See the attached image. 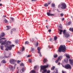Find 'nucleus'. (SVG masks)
Here are the masks:
<instances>
[{"label": "nucleus", "mask_w": 73, "mask_h": 73, "mask_svg": "<svg viewBox=\"0 0 73 73\" xmlns=\"http://www.w3.org/2000/svg\"><path fill=\"white\" fill-rule=\"evenodd\" d=\"M15 46V45L13 44L9 46H7V48H6L5 50H7V51H8V49L9 50H12V47H14Z\"/></svg>", "instance_id": "4"}, {"label": "nucleus", "mask_w": 73, "mask_h": 73, "mask_svg": "<svg viewBox=\"0 0 73 73\" xmlns=\"http://www.w3.org/2000/svg\"><path fill=\"white\" fill-rule=\"evenodd\" d=\"M47 61H48V60L46 58H44V59L43 60V62H44V63H45V62H47Z\"/></svg>", "instance_id": "14"}, {"label": "nucleus", "mask_w": 73, "mask_h": 73, "mask_svg": "<svg viewBox=\"0 0 73 73\" xmlns=\"http://www.w3.org/2000/svg\"><path fill=\"white\" fill-rule=\"evenodd\" d=\"M65 68L66 69H72V67H71V66L69 64H67L66 65L64 66Z\"/></svg>", "instance_id": "7"}, {"label": "nucleus", "mask_w": 73, "mask_h": 73, "mask_svg": "<svg viewBox=\"0 0 73 73\" xmlns=\"http://www.w3.org/2000/svg\"><path fill=\"white\" fill-rule=\"evenodd\" d=\"M64 62H68V59L67 58L66 59V60H64Z\"/></svg>", "instance_id": "26"}, {"label": "nucleus", "mask_w": 73, "mask_h": 73, "mask_svg": "<svg viewBox=\"0 0 73 73\" xmlns=\"http://www.w3.org/2000/svg\"><path fill=\"white\" fill-rule=\"evenodd\" d=\"M8 42H9V44H11V42L10 41H7Z\"/></svg>", "instance_id": "53"}, {"label": "nucleus", "mask_w": 73, "mask_h": 73, "mask_svg": "<svg viewBox=\"0 0 73 73\" xmlns=\"http://www.w3.org/2000/svg\"><path fill=\"white\" fill-rule=\"evenodd\" d=\"M31 56V55H28L27 56V58H29V57H30Z\"/></svg>", "instance_id": "44"}, {"label": "nucleus", "mask_w": 73, "mask_h": 73, "mask_svg": "<svg viewBox=\"0 0 73 73\" xmlns=\"http://www.w3.org/2000/svg\"><path fill=\"white\" fill-rule=\"evenodd\" d=\"M24 49H25V48H24V47H23V48L22 49V51H24Z\"/></svg>", "instance_id": "37"}, {"label": "nucleus", "mask_w": 73, "mask_h": 73, "mask_svg": "<svg viewBox=\"0 0 73 73\" xmlns=\"http://www.w3.org/2000/svg\"><path fill=\"white\" fill-rule=\"evenodd\" d=\"M9 26H6V27H7V29H6L7 31H8V30H9Z\"/></svg>", "instance_id": "25"}, {"label": "nucleus", "mask_w": 73, "mask_h": 73, "mask_svg": "<svg viewBox=\"0 0 73 73\" xmlns=\"http://www.w3.org/2000/svg\"><path fill=\"white\" fill-rule=\"evenodd\" d=\"M5 43H2L1 44V45H5Z\"/></svg>", "instance_id": "45"}, {"label": "nucleus", "mask_w": 73, "mask_h": 73, "mask_svg": "<svg viewBox=\"0 0 73 73\" xmlns=\"http://www.w3.org/2000/svg\"><path fill=\"white\" fill-rule=\"evenodd\" d=\"M37 66H34V69H35L36 68H37Z\"/></svg>", "instance_id": "42"}, {"label": "nucleus", "mask_w": 73, "mask_h": 73, "mask_svg": "<svg viewBox=\"0 0 73 73\" xmlns=\"http://www.w3.org/2000/svg\"><path fill=\"white\" fill-rule=\"evenodd\" d=\"M20 71L21 73H22V72H21V70H20Z\"/></svg>", "instance_id": "62"}, {"label": "nucleus", "mask_w": 73, "mask_h": 73, "mask_svg": "<svg viewBox=\"0 0 73 73\" xmlns=\"http://www.w3.org/2000/svg\"><path fill=\"white\" fill-rule=\"evenodd\" d=\"M21 62V61L18 60L17 61V63L18 64H19V62Z\"/></svg>", "instance_id": "43"}, {"label": "nucleus", "mask_w": 73, "mask_h": 73, "mask_svg": "<svg viewBox=\"0 0 73 73\" xmlns=\"http://www.w3.org/2000/svg\"><path fill=\"white\" fill-rule=\"evenodd\" d=\"M2 5H3L2 4L0 3V6H1Z\"/></svg>", "instance_id": "59"}, {"label": "nucleus", "mask_w": 73, "mask_h": 73, "mask_svg": "<svg viewBox=\"0 0 73 73\" xmlns=\"http://www.w3.org/2000/svg\"><path fill=\"white\" fill-rule=\"evenodd\" d=\"M44 5L45 7H48V5L47 3H46Z\"/></svg>", "instance_id": "31"}, {"label": "nucleus", "mask_w": 73, "mask_h": 73, "mask_svg": "<svg viewBox=\"0 0 73 73\" xmlns=\"http://www.w3.org/2000/svg\"><path fill=\"white\" fill-rule=\"evenodd\" d=\"M1 63H2L3 64L5 63V61L4 60H3L1 61Z\"/></svg>", "instance_id": "23"}, {"label": "nucleus", "mask_w": 73, "mask_h": 73, "mask_svg": "<svg viewBox=\"0 0 73 73\" xmlns=\"http://www.w3.org/2000/svg\"><path fill=\"white\" fill-rule=\"evenodd\" d=\"M55 70H56V72H58V70H57V69L56 68Z\"/></svg>", "instance_id": "55"}, {"label": "nucleus", "mask_w": 73, "mask_h": 73, "mask_svg": "<svg viewBox=\"0 0 73 73\" xmlns=\"http://www.w3.org/2000/svg\"><path fill=\"white\" fill-rule=\"evenodd\" d=\"M18 41L19 40H16L15 41V43H16V44H17V43H18Z\"/></svg>", "instance_id": "30"}, {"label": "nucleus", "mask_w": 73, "mask_h": 73, "mask_svg": "<svg viewBox=\"0 0 73 73\" xmlns=\"http://www.w3.org/2000/svg\"><path fill=\"white\" fill-rule=\"evenodd\" d=\"M4 47V46L2 45L0 46V48L1 50H4V49H3V47Z\"/></svg>", "instance_id": "22"}, {"label": "nucleus", "mask_w": 73, "mask_h": 73, "mask_svg": "<svg viewBox=\"0 0 73 73\" xmlns=\"http://www.w3.org/2000/svg\"><path fill=\"white\" fill-rule=\"evenodd\" d=\"M66 57H67V58H70V56L68 55H65Z\"/></svg>", "instance_id": "20"}, {"label": "nucleus", "mask_w": 73, "mask_h": 73, "mask_svg": "<svg viewBox=\"0 0 73 73\" xmlns=\"http://www.w3.org/2000/svg\"><path fill=\"white\" fill-rule=\"evenodd\" d=\"M48 31L49 32H51V30H50V29H49V30H48Z\"/></svg>", "instance_id": "51"}, {"label": "nucleus", "mask_w": 73, "mask_h": 73, "mask_svg": "<svg viewBox=\"0 0 73 73\" xmlns=\"http://www.w3.org/2000/svg\"><path fill=\"white\" fill-rule=\"evenodd\" d=\"M41 49V48L40 47H38L37 48V50H38V52H40V50Z\"/></svg>", "instance_id": "15"}, {"label": "nucleus", "mask_w": 73, "mask_h": 73, "mask_svg": "<svg viewBox=\"0 0 73 73\" xmlns=\"http://www.w3.org/2000/svg\"><path fill=\"white\" fill-rule=\"evenodd\" d=\"M31 73H36V71L34 70H32L31 71Z\"/></svg>", "instance_id": "21"}, {"label": "nucleus", "mask_w": 73, "mask_h": 73, "mask_svg": "<svg viewBox=\"0 0 73 73\" xmlns=\"http://www.w3.org/2000/svg\"><path fill=\"white\" fill-rule=\"evenodd\" d=\"M48 48H52V47H50V46H48Z\"/></svg>", "instance_id": "57"}, {"label": "nucleus", "mask_w": 73, "mask_h": 73, "mask_svg": "<svg viewBox=\"0 0 73 73\" xmlns=\"http://www.w3.org/2000/svg\"><path fill=\"white\" fill-rule=\"evenodd\" d=\"M29 61L30 63H32V59H30L29 60Z\"/></svg>", "instance_id": "34"}, {"label": "nucleus", "mask_w": 73, "mask_h": 73, "mask_svg": "<svg viewBox=\"0 0 73 73\" xmlns=\"http://www.w3.org/2000/svg\"><path fill=\"white\" fill-rule=\"evenodd\" d=\"M63 34L65 37L66 38H68L70 36V34L68 33H66V30H64L63 31Z\"/></svg>", "instance_id": "3"}, {"label": "nucleus", "mask_w": 73, "mask_h": 73, "mask_svg": "<svg viewBox=\"0 0 73 73\" xmlns=\"http://www.w3.org/2000/svg\"><path fill=\"white\" fill-rule=\"evenodd\" d=\"M16 61V60H15L13 59H11L10 60H9L11 64H15V66L16 65V64H15V62Z\"/></svg>", "instance_id": "6"}, {"label": "nucleus", "mask_w": 73, "mask_h": 73, "mask_svg": "<svg viewBox=\"0 0 73 73\" xmlns=\"http://www.w3.org/2000/svg\"><path fill=\"white\" fill-rule=\"evenodd\" d=\"M58 30L60 32L59 33V35H62V32H63V31L62 30H61L60 29H58Z\"/></svg>", "instance_id": "13"}, {"label": "nucleus", "mask_w": 73, "mask_h": 73, "mask_svg": "<svg viewBox=\"0 0 73 73\" xmlns=\"http://www.w3.org/2000/svg\"><path fill=\"white\" fill-rule=\"evenodd\" d=\"M4 39H5V38H2L1 39H0V43H1L3 42V40H3Z\"/></svg>", "instance_id": "16"}, {"label": "nucleus", "mask_w": 73, "mask_h": 73, "mask_svg": "<svg viewBox=\"0 0 73 73\" xmlns=\"http://www.w3.org/2000/svg\"><path fill=\"white\" fill-rule=\"evenodd\" d=\"M49 66V65L48 64L46 66H40V71H41L42 70H43V71L42 72V73H45L46 72V73H50V70H48L47 71L46 70H44L45 69H46L47 68H48Z\"/></svg>", "instance_id": "1"}, {"label": "nucleus", "mask_w": 73, "mask_h": 73, "mask_svg": "<svg viewBox=\"0 0 73 73\" xmlns=\"http://www.w3.org/2000/svg\"><path fill=\"white\" fill-rule=\"evenodd\" d=\"M5 35L4 33H2L0 35V38H1L3 37H4Z\"/></svg>", "instance_id": "10"}, {"label": "nucleus", "mask_w": 73, "mask_h": 73, "mask_svg": "<svg viewBox=\"0 0 73 73\" xmlns=\"http://www.w3.org/2000/svg\"><path fill=\"white\" fill-rule=\"evenodd\" d=\"M38 53H39L40 54V57H41L42 56V55H41V53L40 52H38Z\"/></svg>", "instance_id": "27"}, {"label": "nucleus", "mask_w": 73, "mask_h": 73, "mask_svg": "<svg viewBox=\"0 0 73 73\" xmlns=\"http://www.w3.org/2000/svg\"><path fill=\"white\" fill-rule=\"evenodd\" d=\"M66 51V46L64 45H61L59 48L58 51L59 52H65Z\"/></svg>", "instance_id": "2"}, {"label": "nucleus", "mask_w": 73, "mask_h": 73, "mask_svg": "<svg viewBox=\"0 0 73 73\" xmlns=\"http://www.w3.org/2000/svg\"><path fill=\"white\" fill-rule=\"evenodd\" d=\"M30 41H31L33 42V41H34V40L33 39H31Z\"/></svg>", "instance_id": "36"}, {"label": "nucleus", "mask_w": 73, "mask_h": 73, "mask_svg": "<svg viewBox=\"0 0 73 73\" xmlns=\"http://www.w3.org/2000/svg\"><path fill=\"white\" fill-rule=\"evenodd\" d=\"M64 18H63L62 19V21H64Z\"/></svg>", "instance_id": "50"}, {"label": "nucleus", "mask_w": 73, "mask_h": 73, "mask_svg": "<svg viewBox=\"0 0 73 73\" xmlns=\"http://www.w3.org/2000/svg\"><path fill=\"white\" fill-rule=\"evenodd\" d=\"M47 14L48 16H54V15L52 14H50L49 13H47Z\"/></svg>", "instance_id": "11"}, {"label": "nucleus", "mask_w": 73, "mask_h": 73, "mask_svg": "<svg viewBox=\"0 0 73 73\" xmlns=\"http://www.w3.org/2000/svg\"><path fill=\"white\" fill-rule=\"evenodd\" d=\"M29 43V42L28 41H26L25 42V45L27 44H28Z\"/></svg>", "instance_id": "29"}, {"label": "nucleus", "mask_w": 73, "mask_h": 73, "mask_svg": "<svg viewBox=\"0 0 73 73\" xmlns=\"http://www.w3.org/2000/svg\"><path fill=\"white\" fill-rule=\"evenodd\" d=\"M6 16H7L6 15H3V17H6Z\"/></svg>", "instance_id": "58"}, {"label": "nucleus", "mask_w": 73, "mask_h": 73, "mask_svg": "<svg viewBox=\"0 0 73 73\" xmlns=\"http://www.w3.org/2000/svg\"><path fill=\"white\" fill-rule=\"evenodd\" d=\"M52 7H53L54 8L55 6V5H54V4H52Z\"/></svg>", "instance_id": "33"}, {"label": "nucleus", "mask_w": 73, "mask_h": 73, "mask_svg": "<svg viewBox=\"0 0 73 73\" xmlns=\"http://www.w3.org/2000/svg\"><path fill=\"white\" fill-rule=\"evenodd\" d=\"M55 73H58V71H56Z\"/></svg>", "instance_id": "64"}, {"label": "nucleus", "mask_w": 73, "mask_h": 73, "mask_svg": "<svg viewBox=\"0 0 73 73\" xmlns=\"http://www.w3.org/2000/svg\"><path fill=\"white\" fill-rule=\"evenodd\" d=\"M69 30L70 31H72V32H73V28L72 29V28L71 27L69 29Z\"/></svg>", "instance_id": "24"}, {"label": "nucleus", "mask_w": 73, "mask_h": 73, "mask_svg": "<svg viewBox=\"0 0 73 73\" xmlns=\"http://www.w3.org/2000/svg\"><path fill=\"white\" fill-rule=\"evenodd\" d=\"M69 61L70 62V64L72 65H73V60L69 59Z\"/></svg>", "instance_id": "9"}, {"label": "nucleus", "mask_w": 73, "mask_h": 73, "mask_svg": "<svg viewBox=\"0 0 73 73\" xmlns=\"http://www.w3.org/2000/svg\"><path fill=\"white\" fill-rule=\"evenodd\" d=\"M21 65H22V66H23V64H21Z\"/></svg>", "instance_id": "63"}, {"label": "nucleus", "mask_w": 73, "mask_h": 73, "mask_svg": "<svg viewBox=\"0 0 73 73\" xmlns=\"http://www.w3.org/2000/svg\"><path fill=\"white\" fill-rule=\"evenodd\" d=\"M11 20H14V19L13 18H11Z\"/></svg>", "instance_id": "48"}, {"label": "nucleus", "mask_w": 73, "mask_h": 73, "mask_svg": "<svg viewBox=\"0 0 73 73\" xmlns=\"http://www.w3.org/2000/svg\"><path fill=\"white\" fill-rule=\"evenodd\" d=\"M31 51L32 52V51H34V50H35V49H34V48L31 47Z\"/></svg>", "instance_id": "35"}, {"label": "nucleus", "mask_w": 73, "mask_h": 73, "mask_svg": "<svg viewBox=\"0 0 73 73\" xmlns=\"http://www.w3.org/2000/svg\"><path fill=\"white\" fill-rule=\"evenodd\" d=\"M62 58V56H60L58 57V60L55 61L56 63H57L58 62L61 61V59Z\"/></svg>", "instance_id": "8"}, {"label": "nucleus", "mask_w": 73, "mask_h": 73, "mask_svg": "<svg viewBox=\"0 0 73 73\" xmlns=\"http://www.w3.org/2000/svg\"><path fill=\"white\" fill-rule=\"evenodd\" d=\"M5 57L6 58H8V57H9L10 56H7L5 55Z\"/></svg>", "instance_id": "40"}, {"label": "nucleus", "mask_w": 73, "mask_h": 73, "mask_svg": "<svg viewBox=\"0 0 73 73\" xmlns=\"http://www.w3.org/2000/svg\"><path fill=\"white\" fill-rule=\"evenodd\" d=\"M57 11H58V12H60V11H58V9H57Z\"/></svg>", "instance_id": "61"}, {"label": "nucleus", "mask_w": 73, "mask_h": 73, "mask_svg": "<svg viewBox=\"0 0 73 73\" xmlns=\"http://www.w3.org/2000/svg\"><path fill=\"white\" fill-rule=\"evenodd\" d=\"M60 15L61 17H62V16H64V14H63V13H61L60 14Z\"/></svg>", "instance_id": "41"}, {"label": "nucleus", "mask_w": 73, "mask_h": 73, "mask_svg": "<svg viewBox=\"0 0 73 73\" xmlns=\"http://www.w3.org/2000/svg\"><path fill=\"white\" fill-rule=\"evenodd\" d=\"M37 0H31V1H36Z\"/></svg>", "instance_id": "49"}, {"label": "nucleus", "mask_w": 73, "mask_h": 73, "mask_svg": "<svg viewBox=\"0 0 73 73\" xmlns=\"http://www.w3.org/2000/svg\"><path fill=\"white\" fill-rule=\"evenodd\" d=\"M60 64H61V63L60 62L58 63V65H60Z\"/></svg>", "instance_id": "60"}, {"label": "nucleus", "mask_w": 73, "mask_h": 73, "mask_svg": "<svg viewBox=\"0 0 73 73\" xmlns=\"http://www.w3.org/2000/svg\"><path fill=\"white\" fill-rule=\"evenodd\" d=\"M50 3H51V2H49V3H48V4H47L48 5H49V4H50Z\"/></svg>", "instance_id": "54"}, {"label": "nucleus", "mask_w": 73, "mask_h": 73, "mask_svg": "<svg viewBox=\"0 0 73 73\" xmlns=\"http://www.w3.org/2000/svg\"><path fill=\"white\" fill-rule=\"evenodd\" d=\"M55 68V66H52V68H51V70H54Z\"/></svg>", "instance_id": "19"}, {"label": "nucleus", "mask_w": 73, "mask_h": 73, "mask_svg": "<svg viewBox=\"0 0 73 73\" xmlns=\"http://www.w3.org/2000/svg\"><path fill=\"white\" fill-rule=\"evenodd\" d=\"M9 68L11 69V71H13V70L14 69L13 68V66H11L9 67Z\"/></svg>", "instance_id": "12"}, {"label": "nucleus", "mask_w": 73, "mask_h": 73, "mask_svg": "<svg viewBox=\"0 0 73 73\" xmlns=\"http://www.w3.org/2000/svg\"><path fill=\"white\" fill-rule=\"evenodd\" d=\"M38 45V42H37L36 46H37Z\"/></svg>", "instance_id": "39"}, {"label": "nucleus", "mask_w": 73, "mask_h": 73, "mask_svg": "<svg viewBox=\"0 0 73 73\" xmlns=\"http://www.w3.org/2000/svg\"><path fill=\"white\" fill-rule=\"evenodd\" d=\"M19 70H18V71H17L16 73H19Z\"/></svg>", "instance_id": "56"}, {"label": "nucleus", "mask_w": 73, "mask_h": 73, "mask_svg": "<svg viewBox=\"0 0 73 73\" xmlns=\"http://www.w3.org/2000/svg\"><path fill=\"white\" fill-rule=\"evenodd\" d=\"M60 27L61 28H62V25L61 24L60 25Z\"/></svg>", "instance_id": "46"}, {"label": "nucleus", "mask_w": 73, "mask_h": 73, "mask_svg": "<svg viewBox=\"0 0 73 73\" xmlns=\"http://www.w3.org/2000/svg\"><path fill=\"white\" fill-rule=\"evenodd\" d=\"M4 21L5 23H8V21H7V19L4 20Z\"/></svg>", "instance_id": "32"}, {"label": "nucleus", "mask_w": 73, "mask_h": 73, "mask_svg": "<svg viewBox=\"0 0 73 73\" xmlns=\"http://www.w3.org/2000/svg\"><path fill=\"white\" fill-rule=\"evenodd\" d=\"M61 5H58V8H60V7Z\"/></svg>", "instance_id": "52"}, {"label": "nucleus", "mask_w": 73, "mask_h": 73, "mask_svg": "<svg viewBox=\"0 0 73 73\" xmlns=\"http://www.w3.org/2000/svg\"><path fill=\"white\" fill-rule=\"evenodd\" d=\"M52 38H50V39H49V41H52Z\"/></svg>", "instance_id": "47"}, {"label": "nucleus", "mask_w": 73, "mask_h": 73, "mask_svg": "<svg viewBox=\"0 0 73 73\" xmlns=\"http://www.w3.org/2000/svg\"><path fill=\"white\" fill-rule=\"evenodd\" d=\"M66 8V5L64 3H62L61 5V8L64 9Z\"/></svg>", "instance_id": "5"}, {"label": "nucleus", "mask_w": 73, "mask_h": 73, "mask_svg": "<svg viewBox=\"0 0 73 73\" xmlns=\"http://www.w3.org/2000/svg\"><path fill=\"white\" fill-rule=\"evenodd\" d=\"M25 68H23L22 69V72H24V71H25Z\"/></svg>", "instance_id": "18"}, {"label": "nucleus", "mask_w": 73, "mask_h": 73, "mask_svg": "<svg viewBox=\"0 0 73 73\" xmlns=\"http://www.w3.org/2000/svg\"><path fill=\"white\" fill-rule=\"evenodd\" d=\"M57 38L56 37H54V40H56Z\"/></svg>", "instance_id": "38"}, {"label": "nucleus", "mask_w": 73, "mask_h": 73, "mask_svg": "<svg viewBox=\"0 0 73 73\" xmlns=\"http://www.w3.org/2000/svg\"><path fill=\"white\" fill-rule=\"evenodd\" d=\"M71 24H72V21H69L68 23V24L69 25H70Z\"/></svg>", "instance_id": "28"}, {"label": "nucleus", "mask_w": 73, "mask_h": 73, "mask_svg": "<svg viewBox=\"0 0 73 73\" xmlns=\"http://www.w3.org/2000/svg\"><path fill=\"white\" fill-rule=\"evenodd\" d=\"M53 56L54 58H57V57L58 56L57 54H54Z\"/></svg>", "instance_id": "17"}]
</instances>
